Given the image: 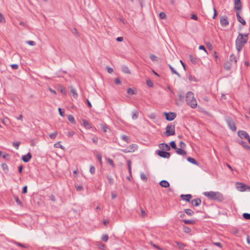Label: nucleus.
I'll return each instance as SVG.
<instances>
[{
    "mask_svg": "<svg viewBox=\"0 0 250 250\" xmlns=\"http://www.w3.org/2000/svg\"><path fill=\"white\" fill-rule=\"evenodd\" d=\"M220 23L223 27H226L229 24V22L226 16H223L221 17Z\"/></svg>",
    "mask_w": 250,
    "mask_h": 250,
    "instance_id": "1a4fd4ad",
    "label": "nucleus"
},
{
    "mask_svg": "<svg viewBox=\"0 0 250 250\" xmlns=\"http://www.w3.org/2000/svg\"><path fill=\"white\" fill-rule=\"evenodd\" d=\"M150 59L153 61H155L156 60L157 57V56H156L155 55H153V54H151L150 56Z\"/></svg>",
    "mask_w": 250,
    "mask_h": 250,
    "instance_id": "13d9d810",
    "label": "nucleus"
},
{
    "mask_svg": "<svg viewBox=\"0 0 250 250\" xmlns=\"http://www.w3.org/2000/svg\"><path fill=\"white\" fill-rule=\"evenodd\" d=\"M226 121L229 127V128L233 131H235L236 130V127L234 121L230 117H227L226 118Z\"/></svg>",
    "mask_w": 250,
    "mask_h": 250,
    "instance_id": "39448f33",
    "label": "nucleus"
},
{
    "mask_svg": "<svg viewBox=\"0 0 250 250\" xmlns=\"http://www.w3.org/2000/svg\"><path fill=\"white\" fill-rule=\"evenodd\" d=\"M127 148L130 152H134L138 149V146L136 144H133L130 145Z\"/></svg>",
    "mask_w": 250,
    "mask_h": 250,
    "instance_id": "dca6fc26",
    "label": "nucleus"
},
{
    "mask_svg": "<svg viewBox=\"0 0 250 250\" xmlns=\"http://www.w3.org/2000/svg\"><path fill=\"white\" fill-rule=\"evenodd\" d=\"M97 158L98 160V161H99V162L102 164V155L100 154H98L97 155Z\"/></svg>",
    "mask_w": 250,
    "mask_h": 250,
    "instance_id": "e2e57ef3",
    "label": "nucleus"
},
{
    "mask_svg": "<svg viewBox=\"0 0 250 250\" xmlns=\"http://www.w3.org/2000/svg\"><path fill=\"white\" fill-rule=\"evenodd\" d=\"M175 134V125H172L171 124H168L166 126V131L164 132V135L167 137L174 135Z\"/></svg>",
    "mask_w": 250,
    "mask_h": 250,
    "instance_id": "20e7f679",
    "label": "nucleus"
},
{
    "mask_svg": "<svg viewBox=\"0 0 250 250\" xmlns=\"http://www.w3.org/2000/svg\"><path fill=\"white\" fill-rule=\"evenodd\" d=\"M121 139L125 141L126 142H127V143H130V139L129 138V137L127 136H125V135H123L122 136H121Z\"/></svg>",
    "mask_w": 250,
    "mask_h": 250,
    "instance_id": "2f4dec72",
    "label": "nucleus"
},
{
    "mask_svg": "<svg viewBox=\"0 0 250 250\" xmlns=\"http://www.w3.org/2000/svg\"><path fill=\"white\" fill-rule=\"evenodd\" d=\"M138 117V112L137 111H134L132 113V118L133 120L137 119Z\"/></svg>",
    "mask_w": 250,
    "mask_h": 250,
    "instance_id": "c9c22d12",
    "label": "nucleus"
},
{
    "mask_svg": "<svg viewBox=\"0 0 250 250\" xmlns=\"http://www.w3.org/2000/svg\"><path fill=\"white\" fill-rule=\"evenodd\" d=\"M70 92L72 93L73 97L74 98H77L78 97V94L76 91V90L74 88V87L72 86H70Z\"/></svg>",
    "mask_w": 250,
    "mask_h": 250,
    "instance_id": "aec40b11",
    "label": "nucleus"
},
{
    "mask_svg": "<svg viewBox=\"0 0 250 250\" xmlns=\"http://www.w3.org/2000/svg\"><path fill=\"white\" fill-rule=\"evenodd\" d=\"M175 150L176 152L179 155H185L187 154V152L185 150L182 149V148H180L177 147V148H176Z\"/></svg>",
    "mask_w": 250,
    "mask_h": 250,
    "instance_id": "f3484780",
    "label": "nucleus"
},
{
    "mask_svg": "<svg viewBox=\"0 0 250 250\" xmlns=\"http://www.w3.org/2000/svg\"><path fill=\"white\" fill-rule=\"evenodd\" d=\"M101 239L102 241H103L105 242H107L108 240V235L106 234L103 235L101 238Z\"/></svg>",
    "mask_w": 250,
    "mask_h": 250,
    "instance_id": "58836bf2",
    "label": "nucleus"
},
{
    "mask_svg": "<svg viewBox=\"0 0 250 250\" xmlns=\"http://www.w3.org/2000/svg\"><path fill=\"white\" fill-rule=\"evenodd\" d=\"M204 195L208 199L214 201L221 202L224 200V197L222 193L217 191L205 192Z\"/></svg>",
    "mask_w": 250,
    "mask_h": 250,
    "instance_id": "f03ea898",
    "label": "nucleus"
},
{
    "mask_svg": "<svg viewBox=\"0 0 250 250\" xmlns=\"http://www.w3.org/2000/svg\"><path fill=\"white\" fill-rule=\"evenodd\" d=\"M176 244L177 247L180 249H183L185 248V245L184 244L182 243H181V242H176Z\"/></svg>",
    "mask_w": 250,
    "mask_h": 250,
    "instance_id": "72a5a7b5",
    "label": "nucleus"
},
{
    "mask_svg": "<svg viewBox=\"0 0 250 250\" xmlns=\"http://www.w3.org/2000/svg\"><path fill=\"white\" fill-rule=\"evenodd\" d=\"M131 162L130 160H128L127 161V166H128V171H129V172L130 174H131Z\"/></svg>",
    "mask_w": 250,
    "mask_h": 250,
    "instance_id": "864d4df0",
    "label": "nucleus"
},
{
    "mask_svg": "<svg viewBox=\"0 0 250 250\" xmlns=\"http://www.w3.org/2000/svg\"><path fill=\"white\" fill-rule=\"evenodd\" d=\"M234 9L237 10H240L242 9V4L240 0H234Z\"/></svg>",
    "mask_w": 250,
    "mask_h": 250,
    "instance_id": "9b49d317",
    "label": "nucleus"
},
{
    "mask_svg": "<svg viewBox=\"0 0 250 250\" xmlns=\"http://www.w3.org/2000/svg\"><path fill=\"white\" fill-rule=\"evenodd\" d=\"M186 101L187 104L191 108H195L196 107L197 103L192 92L188 91L187 92L186 96Z\"/></svg>",
    "mask_w": 250,
    "mask_h": 250,
    "instance_id": "7ed1b4c3",
    "label": "nucleus"
},
{
    "mask_svg": "<svg viewBox=\"0 0 250 250\" xmlns=\"http://www.w3.org/2000/svg\"><path fill=\"white\" fill-rule=\"evenodd\" d=\"M156 153L159 156L164 158H169L170 156V154L166 151L158 150Z\"/></svg>",
    "mask_w": 250,
    "mask_h": 250,
    "instance_id": "0eeeda50",
    "label": "nucleus"
},
{
    "mask_svg": "<svg viewBox=\"0 0 250 250\" xmlns=\"http://www.w3.org/2000/svg\"><path fill=\"white\" fill-rule=\"evenodd\" d=\"M127 93L129 95H133L134 94V90L131 88L127 89Z\"/></svg>",
    "mask_w": 250,
    "mask_h": 250,
    "instance_id": "603ef678",
    "label": "nucleus"
},
{
    "mask_svg": "<svg viewBox=\"0 0 250 250\" xmlns=\"http://www.w3.org/2000/svg\"><path fill=\"white\" fill-rule=\"evenodd\" d=\"M14 244H16V245L21 247L22 248H27V247L26 246H25L21 243H20V242H15Z\"/></svg>",
    "mask_w": 250,
    "mask_h": 250,
    "instance_id": "a18cd8bd",
    "label": "nucleus"
},
{
    "mask_svg": "<svg viewBox=\"0 0 250 250\" xmlns=\"http://www.w3.org/2000/svg\"><path fill=\"white\" fill-rule=\"evenodd\" d=\"M182 221L185 224H194L195 223V221L193 220H186L184 219L182 220Z\"/></svg>",
    "mask_w": 250,
    "mask_h": 250,
    "instance_id": "c85d7f7f",
    "label": "nucleus"
},
{
    "mask_svg": "<svg viewBox=\"0 0 250 250\" xmlns=\"http://www.w3.org/2000/svg\"><path fill=\"white\" fill-rule=\"evenodd\" d=\"M191 203L194 207H197L201 204V200L200 198L194 199L191 200Z\"/></svg>",
    "mask_w": 250,
    "mask_h": 250,
    "instance_id": "4468645a",
    "label": "nucleus"
},
{
    "mask_svg": "<svg viewBox=\"0 0 250 250\" xmlns=\"http://www.w3.org/2000/svg\"><path fill=\"white\" fill-rule=\"evenodd\" d=\"M181 198L184 200H185L188 202H190V200L192 197V196L191 194H181L180 196Z\"/></svg>",
    "mask_w": 250,
    "mask_h": 250,
    "instance_id": "2eb2a0df",
    "label": "nucleus"
},
{
    "mask_svg": "<svg viewBox=\"0 0 250 250\" xmlns=\"http://www.w3.org/2000/svg\"><path fill=\"white\" fill-rule=\"evenodd\" d=\"M27 191V187L26 186L23 187L22 188V193L25 194L26 193Z\"/></svg>",
    "mask_w": 250,
    "mask_h": 250,
    "instance_id": "680f3d73",
    "label": "nucleus"
},
{
    "mask_svg": "<svg viewBox=\"0 0 250 250\" xmlns=\"http://www.w3.org/2000/svg\"><path fill=\"white\" fill-rule=\"evenodd\" d=\"M11 67L14 69H17L19 67V66L17 64H13L11 65Z\"/></svg>",
    "mask_w": 250,
    "mask_h": 250,
    "instance_id": "338daca9",
    "label": "nucleus"
},
{
    "mask_svg": "<svg viewBox=\"0 0 250 250\" xmlns=\"http://www.w3.org/2000/svg\"><path fill=\"white\" fill-rule=\"evenodd\" d=\"M68 120L71 123H72L73 124H75L74 118L73 117V116L72 115H69L68 116Z\"/></svg>",
    "mask_w": 250,
    "mask_h": 250,
    "instance_id": "473e14b6",
    "label": "nucleus"
},
{
    "mask_svg": "<svg viewBox=\"0 0 250 250\" xmlns=\"http://www.w3.org/2000/svg\"><path fill=\"white\" fill-rule=\"evenodd\" d=\"M179 99L180 101L183 102L184 99V96L182 94H179L178 95Z\"/></svg>",
    "mask_w": 250,
    "mask_h": 250,
    "instance_id": "052dcab7",
    "label": "nucleus"
},
{
    "mask_svg": "<svg viewBox=\"0 0 250 250\" xmlns=\"http://www.w3.org/2000/svg\"><path fill=\"white\" fill-rule=\"evenodd\" d=\"M170 144V146H171L172 148H173V149H175L176 148H177L176 145V144H175V142L174 141H171V142H170V144Z\"/></svg>",
    "mask_w": 250,
    "mask_h": 250,
    "instance_id": "79ce46f5",
    "label": "nucleus"
},
{
    "mask_svg": "<svg viewBox=\"0 0 250 250\" xmlns=\"http://www.w3.org/2000/svg\"><path fill=\"white\" fill-rule=\"evenodd\" d=\"M187 160L188 162H189L193 164L198 165V162L196 161V160L195 159H194L193 158L189 157L187 158Z\"/></svg>",
    "mask_w": 250,
    "mask_h": 250,
    "instance_id": "bb28decb",
    "label": "nucleus"
},
{
    "mask_svg": "<svg viewBox=\"0 0 250 250\" xmlns=\"http://www.w3.org/2000/svg\"><path fill=\"white\" fill-rule=\"evenodd\" d=\"M107 161L108 162V163L112 167H114V162H113V161L111 159H109L108 158L107 159Z\"/></svg>",
    "mask_w": 250,
    "mask_h": 250,
    "instance_id": "4d7b16f0",
    "label": "nucleus"
},
{
    "mask_svg": "<svg viewBox=\"0 0 250 250\" xmlns=\"http://www.w3.org/2000/svg\"><path fill=\"white\" fill-rule=\"evenodd\" d=\"M189 59L190 60V61L193 63H197L198 62V59L197 58H196V57H194L191 55H189Z\"/></svg>",
    "mask_w": 250,
    "mask_h": 250,
    "instance_id": "4be33fe9",
    "label": "nucleus"
},
{
    "mask_svg": "<svg viewBox=\"0 0 250 250\" xmlns=\"http://www.w3.org/2000/svg\"><path fill=\"white\" fill-rule=\"evenodd\" d=\"M189 80L190 82H196V80L194 76L192 75H189Z\"/></svg>",
    "mask_w": 250,
    "mask_h": 250,
    "instance_id": "6e6d98bb",
    "label": "nucleus"
},
{
    "mask_svg": "<svg viewBox=\"0 0 250 250\" xmlns=\"http://www.w3.org/2000/svg\"><path fill=\"white\" fill-rule=\"evenodd\" d=\"M146 83H147V85L150 87H152L153 86V83H152V82L150 80H147L146 81Z\"/></svg>",
    "mask_w": 250,
    "mask_h": 250,
    "instance_id": "de8ad7c7",
    "label": "nucleus"
},
{
    "mask_svg": "<svg viewBox=\"0 0 250 250\" xmlns=\"http://www.w3.org/2000/svg\"><path fill=\"white\" fill-rule=\"evenodd\" d=\"M89 171L92 174H94L95 172V167L93 166H91L90 167Z\"/></svg>",
    "mask_w": 250,
    "mask_h": 250,
    "instance_id": "c03bdc74",
    "label": "nucleus"
},
{
    "mask_svg": "<svg viewBox=\"0 0 250 250\" xmlns=\"http://www.w3.org/2000/svg\"><path fill=\"white\" fill-rule=\"evenodd\" d=\"M140 176H141V179L143 180V181H146L147 180V178L145 173H141Z\"/></svg>",
    "mask_w": 250,
    "mask_h": 250,
    "instance_id": "49530a36",
    "label": "nucleus"
},
{
    "mask_svg": "<svg viewBox=\"0 0 250 250\" xmlns=\"http://www.w3.org/2000/svg\"><path fill=\"white\" fill-rule=\"evenodd\" d=\"M32 158V155L30 153L28 152L26 155L22 156L21 157L22 160L25 162H28Z\"/></svg>",
    "mask_w": 250,
    "mask_h": 250,
    "instance_id": "f8f14e48",
    "label": "nucleus"
},
{
    "mask_svg": "<svg viewBox=\"0 0 250 250\" xmlns=\"http://www.w3.org/2000/svg\"><path fill=\"white\" fill-rule=\"evenodd\" d=\"M238 135L242 139H247L249 136V134L247 133V132L243 130L239 131L238 132Z\"/></svg>",
    "mask_w": 250,
    "mask_h": 250,
    "instance_id": "ddd939ff",
    "label": "nucleus"
},
{
    "mask_svg": "<svg viewBox=\"0 0 250 250\" xmlns=\"http://www.w3.org/2000/svg\"><path fill=\"white\" fill-rule=\"evenodd\" d=\"M159 184L162 187L164 188H168L169 186V183L167 181L164 180L160 181Z\"/></svg>",
    "mask_w": 250,
    "mask_h": 250,
    "instance_id": "6ab92c4d",
    "label": "nucleus"
},
{
    "mask_svg": "<svg viewBox=\"0 0 250 250\" xmlns=\"http://www.w3.org/2000/svg\"><path fill=\"white\" fill-rule=\"evenodd\" d=\"M239 144H240L241 145H242V146H243L245 148H250V146L247 145L246 143L242 141V140H240L238 141Z\"/></svg>",
    "mask_w": 250,
    "mask_h": 250,
    "instance_id": "f704fd0d",
    "label": "nucleus"
},
{
    "mask_svg": "<svg viewBox=\"0 0 250 250\" xmlns=\"http://www.w3.org/2000/svg\"><path fill=\"white\" fill-rule=\"evenodd\" d=\"M5 22V18L2 14L0 13V22L4 23Z\"/></svg>",
    "mask_w": 250,
    "mask_h": 250,
    "instance_id": "3c124183",
    "label": "nucleus"
},
{
    "mask_svg": "<svg viewBox=\"0 0 250 250\" xmlns=\"http://www.w3.org/2000/svg\"><path fill=\"white\" fill-rule=\"evenodd\" d=\"M159 147L161 150L169 151L170 149V146L166 143H162L159 145Z\"/></svg>",
    "mask_w": 250,
    "mask_h": 250,
    "instance_id": "9d476101",
    "label": "nucleus"
},
{
    "mask_svg": "<svg viewBox=\"0 0 250 250\" xmlns=\"http://www.w3.org/2000/svg\"><path fill=\"white\" fill-rule=\"evenodd\" d=\"M231 67V63L229 62H227L224 63V68L227 70H229Z\"/></svg>",
    "mask_w": 250,
    "mask_h": 250,
    "instance_id": "b1692460",
    "label": "nucleus"
},
{
    "mask_svg": "<svg viewBox=\"0 0 250 250\" xmlns=\"http://www.w3.org/2000/svg\"><path fill=\"white\" fill-rule=\"evenodd\" d=\"M1 167L2 168L4 171L6 172L8 170V166L6 164L2 163L1 165Z\"/></svg>",
    "mask_w": 250,
    "mask_h": 250,
    "instance_id": "4c0bfd02",
    "label": "nucleus"
},
{
    "mask_svg": "<svg viewBox=\"0 0 250 250\" xmlns=\"http://www.w3.org/2000/svg\"><path fill=\"white\" fill-rule=\"evenodd\" d=\"M243 217L246 220H250V214L248 213H244L243 214Z\"/></svg>",
    "mask_w": 250,
    "mask_h": 250,
    "instance_id": "a19ab883",
    "label": "nucleus"
},
{
    "mask_svg": "<svg viewBox=\"0 0 250 250\" xmlns=\"http://www.w3.org/2000/svg\"><path fill=\"white\" fill-rule=\"evenodd\" d=\"M21 144V142H13V146H14L17 149H19V146Z\"/></svg>",
    "mask_w": 250,
    "mask_h": 250,
    "instance_id": "ea45409f",
    "label": "nucleus"
},
{
    "mask_svg": "<svg viewBox=\"0 0 250 250\" xmlns=\"http://www.w3.org/2000/svg\"><path fill=\"white\" fill-rule=\"evenodd\" d=\"M164 114L165 115L166 120L169 121L173 120L176 116V114L174 112H164Z\"/></svg>",
    "mask_w": 250,
    "mask_h": 250,
    "instance_id": "6e6552de",
    "label": "nucleus"
},
{
    "mask_svg": "<svg viewBox=\"0 0 250 250\" xmlns=\"http://www.w3.org/2000/svg\"><path fill=\"white\" fill-rule=\"evenodd\" d=\"M248 35L249 34H239L235 41V46L238 52H240L242 50L244 44L247 43L249 39Z\"/></svg>",
    "mask_w": 250,
    "mask_h": 250,
    "instance_id": "f257e3e1",
    "label": "nucleus"
},
{
    "mask_svg": "<svg viewBox=\"0 0 250 250\" xmlns=\"http://www.w3.org/2000/svg\"><path fill=\"white\" fill-rule=\"evenodd\" d=\"M229 62L231 63L234 62V63H236L237 62V59L235 57V56L233 54H231L229 57Z\"/></svg>",
    "mask_w": 250,
    "mask_h": 250,
    "instance_id": "393cba45",
    "label": "nucleus"
},
{
    "mask_svg": "<svg viewBox=\"0 0 250 250\" xmlns=\"http://www.w3.org/2000/svg\"><path fill=\"white\" fill-rule=\"evenodd\" d=\"M236 188L238 190L240 191H246L247 188L250 189V188L249 187L241 183H236Z\"/></svg>",
    "mask_w": 250,
    "mask_h": 250,
    "instance_id": "423d86ee",
    "label": "nucleus"
},
{
    "mask_svg": "<svg viewBox=\"0 0 250 250\" xmlns=\"http://www.w3.org/2000/svg\"><path fill=\"white\" fill-rule=\"evenodd\" d=\"M114 82L116 84H119L121 83L120 79L118 78H117L115 79Z\"/></svg>",
    "mask_w": 250,
    "mask_h": 250,
    "instance_id": "0e129e2a",
    "label": "nucleus"
},
{
    "mask_svg": "<svg viewBox=\"0 0 250 250\" xmlns=\"http://www.w3.org/2000/svg\"><path fill=\"white\" fill-rule=\"evenodd\" d=\"M57 135V132H55V133H51L49 135V137L51 139H55Z\"/></svg>",
    "mask_w": 250,
    "mask_h": 250,
    "instance_id": "09e8293b",
    "label": "nucleus"
},
{
    "mask_svg": "<svg viewBox=\"0 0 250 250\" xmlns=\"http://www.w3.org/2000/svg\"><path fill=\"white\" fill-rule=\"evenodd\" d=\"M159 17L161 19H164L166 17V15L164 12H161L159 14Z\"/></svg>",
    "mask_w": 250,
    "mask_h": 250,
    "instance_id": "5fc2aeb1",
    "label": "nucleus"
},
{
    "mask_svg": "<svg viewBox=\"0 0 250 250\" xmlns=\"http://www.w3.org/2000/svg\"><path fill=\"white\" fill-rule=\"evenodd\" d=\"M74 134V132L72 131H69L67 133V135L69 137H72Z\"/></svg>",
    "mask_w": 250,
    "mask_h": 250,
    "instance_id": "774afa93",
    "label": "nucleus"
},
{
    "mask_svg": "<svg viewBox=\"0 0 250 250\" xmlns=\"http://www.w3.org/2000/svg\"><path fill=\"white\" fill-rule=\"evenodd\" d=\"M106 177V178L108 180V183L110 185H112L113 184V182H114V180L112 178V176L111 175H107Z\"/></svg>",
    "mask_w": 250,
    "mask_h": 250,
    "instance_id": "c756f323",
    "label": "nucleus"
},
{
    "mask_svg": "<svg viewBox=\"0 0 250 250\" xmlns=\"http://www.w3.org/2000/svg\"><path fill=\"white\" fill-rule=\"evenodd\" d=\"M236 17H237V19L239 22H240L243 25L246 24V23L245 21L243 18H241L239 12H236Z\"/></svg>",
    "mask_w": 250,
    "mask_h": 250,
    "instance_id": "a211bd4d",
    "label": "nucleus"
},
{
    "mask_svg": "<svg viewBox=\"0 0 250 250\" xmlns=\"http://www.w3.org/2000/svg\"><path fill=\"white\" fill-rule=\"evenodd\" d=\"M101 128L102 129V130L104 132H107L108 130H109V128L108 127V126L105 124H102L101 125Z\"/></svg>",
    "mask_w": 250,
    "mask_h": 250,
    "instance_id": "a878e982",
    "label": "nucleus"
},
{
    "mask_svg": "<svg viewBox=\"0 0 250 250\" xmlns=\"http://www.w3.org/2000/svg\"><path fill=\"white\" fill-rule=\"evenodd\" d=\"M27 44L31 46H35L36 44V43L34 41H28L26 42Z\"/></svg>",
    "mask_w": 250,
    "mask_h": 250,
    "instance_id": "8fccbe9b",
    "label": "nucleus"
},
{
    "mask_svg": "<svg viewBox=\"0 0 250 250\" xmlns=\"http://www.w3.org/2000/svg\"><path fill=\"white\" fill-rule=\"evenodd\" d=\"M179 146H180L181 148H184L186 147V145L183 142H180V144H179Z\"/></svg>",
    "mask_w": 250,
    "mask_h": 250,
    "instance_id": "bf43d9fd",
    "label": "nucleus"
},
{
    "mask_svg": "<svg viewBox=\"0 0 250 250\" xmlns=\"http://www.w3.org/2000/svg\"><path fill=\"white\" fill-rule=\"evenodd\" d=\"M54 146L56 148L60 147L62 149H64V147L60 144V142H58L57 143H55Z\"/></svg>",
    "mask_w": 250,
    "mask_h": 250,
    "instance_id": "e433bc0d",
    "label": "nucleus"
},
{
    "mask_svg": "<svg viewBox=\"0 0 250 250\" xmlns=\"http://www.w3.org/2000/svg\"><path fill=\"white\" fill-rule=\"evenodd\" d=\"M83 125H84V126L86 128H90L91 127V126H90V123L85 120H83Z\"/></svg>",
    "mask_w": 250,
    "mask_h": 250,
    "instance_id": "cd10ccee",
    "label": "nucleus"
},
{
    "mask_svg": "<svg viewBox=\"0 0 250 250\" xmlns=\"http://www.w3.org/2000/svg\"><path fill=\"white\" fill-rule=\"evenodd\" d=\"M14 199H15V201L16 202V203L18 205H19L20 206H22V202L21 201V200L19 199V198L17 196H15L14 197Z\"/></svg>",
    "mask_w": 250,
    "mask_h": 250,
    "instance_id": "37998d69",
    "label": "nucleus"
},
{
    "mask_svg": "<svg viewBox=\"0 0 250 250\" xmlns=\"http://www.w3.org/2000/svg\"><path fill=\"white\" fill-rule=\"evenodd\" d=\"M168 66L173 74H176L179 78L181 77L180 74L177 72L171 65L169 64Z\"/></svg>",
    "mask_w": 250,
    "mask_h": 250,
    "instance_id": "5701e85b",
    "label": "nucleus"
},
{
    "mask_svg": "<svg viewBox=\"0 0 250 250\" xmlns=\"http://www.w3.org/2000/svg\"><path fill=\"white\" fill-rule=\"evenodd\" d=\"M184 212L188 215L191 216L194 214V212L190 209H185Z\"/></svg>",
    "mask_w": 250,
    "mask_h": 250,
    "instance_id": "7c9ffc66",
    "label": "nucleus"
},
{
    "mask_svg": "<svg viewBox=\"0 0 250 250\" xmlns=\"http://www.w3.org/2000/svg\"><path fill=\"white\" fill-rule=\"evenodd\" d=\"M121 69H122V71L125 73H126V74L130 73V71L128 67L125 65L122 66Z\"/></svg>",
    "mask_w": 250,
    "mask_h": 250,
    "instance_id": "412c9836",
    "label": "nucleus"
},
{
    "mask_svg": "<svg viewBox=\"0 0 250 250\" xmlns=\"http://www.w3.org/2000/svg\"><path fill=\"white\" fill-rule=\"evenodd\" d=\"M214 245L215 246H217L220 248H222V245L221 243L220 242H214L213 243Z\"/></svg>",
    "mask_w": 250,
    "mask_h": 250,
    "instance_id": "69168bd1",
    "label": "nucleus"
}]
</instances>
